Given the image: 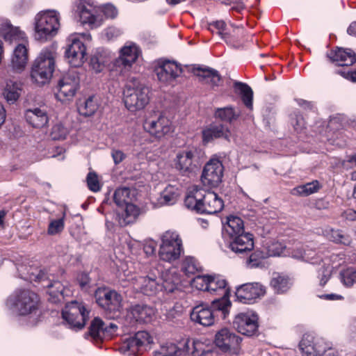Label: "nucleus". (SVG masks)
Instances as JSON below:
<instances>
[{
	"label": "nucleus",
	"mask_w": 356,
	"mask_h": 356,
	"mask_svg": "<svg viewBox=\"0 0 356 356\" xmlns=\"http://www.w3.org/2000/svg\"><path fill=\"white\" fill-rule=\"evenodd\" d=\"M17 269L20 277L24 280L47 282L43 284V286L48 288L49 300L53 302H61L70 291L60 281L55 280L54 275L49 273L47 270H38L36 267L20 264L17 265Z\"/></svg>",
	"instance_id": "nucleus-1"
},
{
	"label": "nucleus",
	"mask_w": 356,
	"mask_h": 356,
	"mask_svg": "<svg viewBox=\"0 0 356 356\" xmlns=\"http://www.w3.org/2000/svg\"><path fill=\"white\" fill-rule=\"evenodd\" d=\"M0 34L3 35L6 40L22 41L14 49L11 63L14 70L22 72L25 68L28 59V43L25 33L17 27H13L9 22L1 20Z\"/></svg>",
	"instance_id": "nucleus-2"
},
{
	"label": "nucleus",
	"mask_w": 356,
	"mask_h": 356,
	"mask_svg": "<svg viewBox=\"0 0 356 356\" xmlns=\"http://www.w3.org/2000/svg\"><path fill=\"white\" fill-rule=\"evenodd\" d=\"M203 156L204 152L200 148L187 147L176 153L174 168L181 175L189 177L200 167Z\"/></svg>",
	"instance_id": "nucleus-3"
},
{
	"label": "nucleus",
	"mask_w": 356,
	"mask_h": 356,
	"mask_svg": "<svg viewBox=\"0 0 356 356\" xmlns=\"http://www.w3.org/2000/svg\"><path fill=\"white\" fill-rule=\"evenodd\" d=\"M56 53L51 49H43L34 61L31 72L32 80L39 86L49 82L55 70Z\"/></svg>",
	"instance_id": "nucleus-4"
},
{
	"label": "nucleus",
	"mask_w": 356,
	"mask_h": 356,
	"mask_svg": "<svg viewBox=\"0 0 356 356\" xmlns=\"http://www.w3.org/2000/svg\"><path fill=\"white\" fill-rule=\"evenodd\" d=\"M60 14L55 10L40 12L35 17V38L46 41L54 37L60 28Z\"/></svg>",
	"instance_id": "nucleus-5"
},
{
	"label": "nucleus",
	"mask_w": 356,
	"mask_h": 356,
	"mask_svg": "<svg viewBox=\"0 0 356 356\" xmlns=\"http://www.w3.org/2000/svg\"><path fill=\"white\" fill-rule=\"evenodd\" d=\"M38 296L30 290H20L10 296L6 302L7 306L17 314L26 316L34 314L38 309Z\"/></svg>",
	"instance_id": "nucleus-6"
},
{
	"label": "nucleus",
	"mask_w": 356,
	"mask_h": 356,
	"mask_svg": "<svg viewBox=\"0 0 356 356\" xmlns=\"http://www.w3.org/2000/svg\"><path fill=\"white\" fill-rule=\"evenodd\" d=\"M124 103L131 112L143 109L149 102V89L145 84L130 83L124 90Z\"/></svg>",
	"instance_id": "nucleus-7"
},
{
	"label": "nucleus",
	"mask_w": 356,
	"mask_h": 356,
	"mask_svg": "<svg viewBox=\"0 0 356 356\" xmlns=\"http://www.w3.org/2000/svg\"><path fill=\"white\" fill-rule=\"evenodd\" d=\"M159 255L161 260L172 262L178 259L183 252L182 240L175 231L168 230L161 236Z\"/></svg>",
	"instance_id": "nucleus-8"
},
{
	"label": "nucleus",
	"mask_w": 356,
	"mask_h": 356,
	"mask_svg": "<svg viewBox=\"0 0 356 356\" xmlns=\"http://www.w3.org/2000/svg\"><path fill=\"white\" fill-rule=\"evenodd\" d=\"M80 78L76 70H70L58 80L55 87V97L61 102L72 100L79 88Z\"/></svg>",
	"instance_id": "nucleus-9"
},
{
	"label": "nucleus",
	"mask_w": 356,
	"mask_h": 356,
	"mask_svg": "<svg viewBox=\"0 0 356 356\" xmlns=\"http://www.w3.org/2000/svg\"><path fill=\"white\" fill-rule=\"evenodd\" d=\"M207 292L221 297L220 299L213 300L212 306L220 311L225 318L231 306V302L227 297L229 293L227 281L220 275H210Z\"/></svg>",
	"instance_id": "nucleus-10"
},
{
	"label": "nucleus",
	"mask_w": 356,
	"mask_h": 356,
	"mask_svg": "<svg viewBox=\"0 0 356 356\" xmlns=\"http://www.w3.org/2000/svg\"><path fill=\"white\" fill-rule=\"evenodd\" d=\"M89 312L82 303L72 301L66 304L62 311V317L65 322L72 329H82L88 318Z\"/></svg>",
	"instance_id": "nucleus-11"
},
{
	"label": "nucleus",
	"mask_w": 356,
	"mask_h": 356,
	"mask_svg": "<svg viewBox=\"0 0 356 356\" xmlns=\"http://www.w3.org/2000/svg\"><path fill=\"white\" fill-rule=\"evenodd\" d=\"M139 53L138 47L134 44L124 46L120 51V56L113 62L111 72L116 76L126 75L137 60Z\"/></svg>",
	"instance_id": "nucleus-12"
},
{
	"label": "nucleus",
	"mask_w": 356,
	"mask_h": 356,
	"mask_svg": "<svg viewBox=\"0 0 356 356\" xmlns=\"http://www.w3.org/2000/svg\"><path fill=\"white\" fill-rule=\"evenodd\" d=\"M242 339L232 330L222 328L215 335L214 342L222 352L229 355H238Z\"/></svg>",
	"instance_id": "nucleus-13"
},
{
	"label": "nucleus",
	"mask_w": 356,
	"mask_h": 356,
	"mask_svg": "<svg viewBox=\"0 0 356 356\" xmlns=\"http://www.w3.org/2000/svg\"><path fill=\"white\" fill-rule=\"evenodd\" d=\"M97 303L109 313H116L122 308V296L108 288H98L95 293Z\"/></svg>",
	"instance_id": "nucleus-14"
},
{
	"label": "nucleus",
	"mask_w": 356,
	"mask_h": 356,
	"mask_svg": "<svg viewBox=\"0 0 356 356\" xmlns=\"http://www.w3.org/2000/svg\"><path fill=\"white\" fill-rule=\"evenodd\" d=\"M224 167L218 159H211L204 165L201 181L205 186L215 188L222 181Z\"/></svg>",
	"instance_id": "nucleus-15"
},
{
	"label": "nucleus",
	"mask_w": 356,
	"mask_h": 356,
	"mask_svg": "<svg viewBox=\"0 0 356 356\" xmlns=\"http://www.w3.org/2000/svg\"><path fill=\"white\" fill-rule=\"evenodd\" d=\"M159 81L163 86H175L177 79L181 74V67L170 60L160 61L155 68Z\"/></svg>",
	"instance_id": "nucleus-16"
},
{
	"label": "nucleus",
	"mask_w": 356,
	"mask_h": 356,
	"mask_svg": "<svg viewBox=\"0 0 356 356\" xmlns=\"http://www.w3.org/2000/svg\"><path fill=\"white\" fill-rule=\"evenodd\" d=\"M266 287L259 282H249L236 287L235 297L238 302L243 304H252L264 296Z\"/></svg>",
	"instance_id": "nucleus-17"
},
{
	"label": "nucleus",
	"mask_w": 356,
	"mask_h": 356,
	"mask_svg": "<svg viewBox=\"0 0 356 356\" xmlns=\"http://www.w3.org/2000/svg\"><path fill=\"white\" fill-rule=\"evenodd\" d=\"M258 316L255 312L248 311L237 314L233 321V325L241 334L252 336L258 331Z\"/></svg>",
	"instance_id": "nucleus-18"
},
{
	"label": "nucleus",
	"mask_w": 356,
	"mask_h": 356,
	"mask_svg": "<svg viewBox=\"0 0 356 356\" xmlns=\"http://www.w3.org/2000/svg\"><path fill=\"white\" fill-rule=\"evenodd\" d=\"M143 126L147 131L158 138H161L173 131L171 121L162 113L147 119Z\"/></svg>",
	"instance_id": "nucleus-19"
},
{
	"label": "nucleus",
	"mask_w": 356,
	"mask_h": 356,
	"mask_svg": "<svg viewBox=\"0 0 356 356\" xmlns=\"http://www.w3.org/2000/svg\"><path fill=\"white\" fill-rule=\"evenodd\" d=\"M68 42L65 51V57L72 67H79L86 59V48L83 42L76 36H72Z\"/></svg>",
	"instance_id": "nucleus-20"
},
{
	"label": "nucleus",
	"mask_w": 356,
	"mask_h": 356,
	"mask_svg": "<svg viewBox=\"0 0 356 356\" xmlns=\"http://www.w3.org/2000/svg\"><path fill=\"white\" fill-rule=\"evenodd\" d=\"M153 342V338L147 331H139L134 337L126 339L120 347V351L123 353H129L135 355L143 350Z\"/></svg>",
	"instance_id": "nucleus-21"
},
{
	"label": "nucleus",
	"mask_w": 356,
	"mask_h": 356,
	"mask_svg": "<svg viewBox=\"0 0 356 356\" xmlns=\"http://www.w3.org/2000/svg\"><path fill=\"white\" fill-rule=\"evenodd\" d=\"M118 325L114 323L106 324L99 317H95L89 327V334L96 341L111 339L116 334Z\"/></svg>",
	"instance_id": "nucleus-22"
},
{
	"label": "nucleus",
	"mask_w": 356,
	"mask_h": 356,
	"mask_svg": "<svg viewBox=\"0 0 356 356\" xmlns=\"http://www.w3.org/2000/svg\"><path fill=\"white\" fill-rule=\"evenodd\" d=\"M154 314L155 310L152 307L137 305L127 311L126 321H129L131 326L136 323H147L152 321Z\"/></svg>",
	"instance_id": "nucleus-23"
},
{
	"label": "nucleus",
	"mask_w": 356,
	"mask_h": 356,
	"mask_svg": "<svg viewBox=\"0 0 356 356\" xmlns=\"http://www.w3.org/2000/svg\"><path fill=\"white\" fill-rule=\"evenodd\" d=\"M325 346V340L310 334L303 335L299 343V348L302 356H319Z\"/></svg>",
	"instance_id": "nucleus-24"
},
{
	"label": "nucleus",
	"mask_w": 356,
	"mask_h": 356,
	"mask_svg": "<svg viewBox=\"0 0 356 356\" xmlns=\"http://www.w3.org/2000/svg\"><path fill=\"white\" fill-rule=\"evenodd\" d=\"M228 248L236 254H243L252 251L254 248L252 234L244 232L229 238Z\"/></svg>",
	"instance_id": "nucleus-25"
},
{
	"label": "nucleus",
	"mask_w": 356,
	"mask_h": 356,
	"mask_svg": "<svg viewBox=\"0 0 356 356\" xmlns=\"http://www.w3.org/2000/svg\"><path fill=\"white\" fill-rule=\"evenodd\" d=\"M202 213L215 214L223 209L224 202L217 193L202 190Z\"/></svg>",
	"instance_id": "nucleus-26"
},
{
	"label": "nucleus",
	"mask_w": 356,
	"mask_h": 356,
	"mask_svg": "<svg viewBox=\"0 0 356 356\" xmlns=\"http://www.w3.org/2000/svg\"><path fill=\"white\" fill-rule=\"evenodd\" d=\"M231 136L232 134L229 128L220 122L211 123L202 131V140L207 143L218 138H222L229 142Z\"/></svg>",
	"instance_id": "nucleus-27"
},
{
	"label": "nucleus",
	"mask_w": 356,
	"mask_h": 356,
	"mask_svg": "<svg viewBox=\"0 0 356 356\" xmlns=\"http://www.w3.org/2000/svg\"><path fill=\"white\" fill-rule=\"evenodd\" d=\"M134 289L147 296H154L161 289L155 278L150 277L138 276L131 279Z\"/></svg>",
	"instance_id": "nucleus-28"
},
{
	"label": "nucleus",
	"mask_w": 356,
	"mask_h": 356,
	"mask_svg": "<svg viewBox=\"0 0 356 356\" xmlns=\"http://www.w3.org/2000/svg\"><path fill=\"white\" fill-rule=\"evenodd\" d=\"M193 74L199 78V81L214 88L219 86L221 76L219 72L211 67L206 66H194L192 69Z\"/></svg>",
	"instance_id": "nucleus-29"
},
{
	"label": "nucleus",
	"mask_w": 356,
	"mask_h": 356,
	"mask_svg": "<svg viewBox=\"0 0 356 356\" xmlns=\"http://www.w3.org/2000/svg\"><path fill=\"white\" fill-rule=\"evenodd\" d=\"M192 321L203 326H210L214 323L215 314L205 305H200L193 307L191 313Z\"/></svg>",
	"instance_id": "nucleus-30"
},
{
	"label": "nucleus",
	"mask_w": 356,
	"mask_h": 356,
	"mask_svg": "<svg viewBox=\"0 0 356 356\" xmlns=\"http://www.w3.org/2000/svg\"><path fill=\"white\" fill-rule=\"evenodd\" d=\"M25 118L34 128L44 127L49 122L47 111L44 106L27 109L25 112Z\"/></svg>",
	"instance_id": "nucleus-31"
},
{
	"label": "nucleus",
	"mask_w": 356,
	"mask_h": 356,
	"mask_svg": "<svg viewBox=\"0 0 356 356\" xmlns=\"http://www.w3.org/2000/svg\"><path fill=\"white\" fill-rule=\"evenodd\" d=\"M140 212L139 207L132 203H129L123 207H118L116 220L120 226H126L134 222L138 217Z\"/></svg>",
	"instance_id": "nucleus-32"
},
{
	"label": "nucleus",
	"mask_w": 356,
	"mask_h": 356,
	"mask_svg": "<svg viewBox=\"0 0 356 356\" xmlns=\"http://www.w3.org/2000/svg\"><path fill=\"white\" fill-rule=\"evenodd\" d=\"M328 57L339 66H350L356 62V54L350 49L338 48L332 51Z\"/></svg>",
	"instance_id": "nucleus-33"
},
{
	"label": "nucleus",
	"mask_w": 356,
	"mask_h": 356,
	"mask_svg": "<svg viewBox=\"0 0 356 356\" xmlns=\"http://www.w3.org/2000/svg\"><path fill=\"white\" fill-rule=\"evenodd\" d=\"M321 234L327 240L337 244L350 245L352 242L351 238L348 235L343 234L342 231L339 229H334L328 226L322 229Z\"/></svg>",
	"instance_id": "nucleus-34"
},
{
	"label": "nucleus",
	"mask_w": 356,
	"mask_h": 356,
	"mask_svg": "<svg viewBox=\"0 0 356 356\" xmlns=\"http://www.w3.org/2000/svg\"><path fill=\"white\" fill-rule=\"evenodd\" d=\"M180 283V275L175 268L168 270L163 275L162 287L168 293L174 292Z\"/></svg>",
	"instance_id": "nucleus-35"
},
{
	"label": "nucleus",
	"mask_w": 356,
	"mask_h": 356,
	"mask_svg": "<svg viewBox=\"0 0 356 356\" xmlns=\"http://www.w3.org/2000/svg\"><path fill=\"white\" fill-rule=\"evenodd\" d=\"M235 92L241 96L244 105L249 109H252L253 104V91L252 88L246 83L240 81L234 83Z\"/></svg>",
	"instance_id": "nucleus-36"
},
{
	"label": "nucleus",
	"mask_w": 356,
	"mask_h": 356,
	"mask_svg": "<svg viewBox=\"0 0 356 356\" xmlns=\"http://www.w3.org/2000/svg\"><path fill=\"white\" fill-rule=\"evenodd\" d=\"M202 189L195 188L187 194L184 200L185 206L197 213H202Z\"/></svg>",
	"instance_id": "nucleus-37"
},
{
	"label": "nucleus",
	"mask_w": 356,
	"mask_h": 356,
	"mask_svg": "<svg viewBox=\"0 0 356 356\" xmlns=\"http://www.w3.org/2000/svg\"><path fill=\"white\" fill-rule=\"evenodd\" d=\"M225 230L229 235V238L244 233L243 221L237 216H230L227 218V225Z\"/></svg>",
	"instance_id": "nucleus-38"
},
{
	"label": "nucleus",
	"mask_w": 356,
	"mask_h": 356,
	"mask_svg": "<svg viewBox=\"0 0 356 356\" xmlns=\"http://www.w3.org/2000/svg\"><path fill=\"white\" fill-rule=\"evenodd\" d=\"M134 198V191L128 187H122L115 190L113 195L114 202L118 207L131 203Z\"/></svg>",
	"instance_id": "nucleus-39"
},
{
	"label": "nucleus",
	"mask_w": 356,
	"mask_h": 356,
	"mask_svg": "<svg viewBox=\"0 0 356 356\" xmlns=\"http://www.w3.org/2000/svg\"><path fill=\"white\" fill-rule=\"evenodd\" d=\"M99 104L95 96H90L83 102L78 104L77 109L80 115L83 116H91L98 109Z\"/></svg>",
	"instance_id": "nucleus-40"
},
{
	"label": "nucleus",
	"mask_w": 356,
	"mask_h": 356,
	"mask_svg": "<svg viewBox=\"0 0 356 356\" xmlns=\"http://www.w3.org/2000/svg\"><path fill=\"white\" fill-rule=\"evenodd\" d=\"M179 195V189L172 185H168L161 193L158 199L161 205L174 204Z\"/></svg>",
	"instance_id": "nucleus-41"
},
{
	"label": "nucleus",
	"mask_w": 356,
	"mask_h": 356,
	"mask_svg": "<svg viewBox=\"0 0 356 356\" xmlns=\"http://www.w3.org/2000/svg\"><path fill=\"white\" fill-rule=\"evenodd\" d=\"M21 87L19 83L13 81L6 82L3 91V95L10 104L15 103L20 96Z\"/></svg>",
	"instance_id": "nucleus-42"
},
{
	"label": "nucleus",
	"mask_w": 356,
	"mask_h": 356,
	"mask_svg": "<svg viewBox=\"0 0 356 356\" xmlns=\"http://www.w3.org/2000/svg\"><path fill=\"white\" fill-rule=\"evenodd\" d=\"M291 282L289 279L278 273L274 274L270 281V286L277 293L287 291L290 288Z\"/></svg>",
	"instance_id": "nucleus-43"
},
{
	"label": "nucleus",
	"mask_w": 356,
	"mask_h": 356,
	"mask_svg": "<svg viewBox=\"0 0 356 356\" xmlns=\"http://www.w3.org/2000/svg\"><path fill=\"white\" fill-rule=\"evenodd\" d=\"M182 350L176 344L166 342L161 345L159 350L154 351L153 356H180Z\"/></svg>",
	"instance_id": "nucleus-44"
},
{
	"label": "nucleus",
	"mask_w": 356,
	"mask_h": 356,
	"mask_svg": "<svg viewBox=\"0 0 356 356\" xmlns=\"http://www.w3.org/2000/svg\"><path fill=\"white\" fill-rule=\"evenodd\" d=\"M320 188L319 182L317 180L298 186L293 189V195L308 196L318 191Z\"/></svg>",
	"instance_id": "nucleus-45"
},
{
	"label": "nucleus",
	"mask_w": 356,
	"mask_h": 356,
	"mask_svg": "<svg viewBox=\"0 0 356 356\" xmlns=\"http://www.w3.org/2000/svg\"><path fill=\"white\" fill-rule=\"evenodd\" d=\"M201 269L197 261L193 257H186L181 262V270L187 276L194 275Z\"/></svg>",
	"instance_id": "nucleus-46"
},
{
	"label": "nucleus",
	"mask_w": 356,
	"mask_h": 356,
	"mask_svg": "<svg viewBox=\"0 0 356 356\" xmlns=\"http://www.w3.org/2000/svg\"><path fill=\"white\" fill-rule=\"evenodd\" d=\"M240 115V113L236 112L232 106L224 108H218L215 111V116L220 118L222 121L228 122L229 123L236 120Z\"/></svg>",
	"instance_id": "nucleus-47"
},
{
	"label": "nucleus",
	"mask_w": 356,
	"mask_h": 356,
	"mask_svg": "<svg viewBox=\"0 0 356 356\" xmlns=\"http://www.w3.org/2000/svg\"><path fill=\"white\" fill-rule=\"evenodd\" d=\"M108 61V59L106 55L97 51L92 56L90 65L96 73H99L104 70Z\"/></svg>",
	"instance_id": "nucleus-48"
},
{
	"label": "nucleus",
	"mask_w": 356,
	"mask_h": 356,
	"mask_svg": "<svg viewBox=\"0 0 356 356\" xmlns=\"http://www.w3.org/2000/svg\"><path fill=\"white\" fill-rule=\"evenodd\" d=\"M79 9L80 20L82 24H88L92 26L96 25V16L92 10L85 5L80 6Z\"/></svg>",
	"instance_id": "nucleus-49"
},
{
	"label": "nucleus",
	"mask_w": 356,
	"mask_h": 356,
	"mask_svg": "<svg viewBox=\"0 0 356 356\" xmlns=\"http://www.w3.org/2000/svg\"><path fill=\"white\" fill-rule=\"evenodd\" d=\"M340 278L342 283L348 286H352L356 284V269L348 268L340 273Z\"/></svg>",
	"instance_id": "nucleus-50"
},
{
	"label": "nucleus",
	"mask_w": 356,
	"mask_h": 356,
	"mask_svg": "<svg viewBox=\"0 0 356 356\" xmlns=\"http://www.w3.org/2000/svg\"><path fill=\"white\" fill-rule=\"evenodd\" d=\"M322 263L318 270V277L320 279V286H323L328 282L331 276L332 268L330 265L326 264L324 261H322Z\"/></svg>",
	"instance_id": "nucleus-51"
},
{
	"label": "nucleus",
	"mask_w": 356,
	"mask_h": 356,
	"mask_svg": "<svg viewBox=\"0 0 356 356\" xmlns=\"http://www.w3.org/2000/svg\"><path fill=\"white\" fill-rule=\"evenodd\" d=\"M265 258V254L260 250L254 251L247 260L249 268H257L261 266L262 260Z\"/></svg>",
	"instance_id": "nucleus-52"
},
{
	"label": "nucleus",
	"mask_w": 356,
	"mask_h": 356,
	"mask_svg": "<svg viewBox=\"0 0 356 356\" xmlns=\"http://www.w3.org/2000/svg\"><path fill=\"white\" fill-rule=\"evenodd\" d=\"M209 276L210 275H197L193 279L191 285L197 290L207 291Z\"/></svg>",
	"instance_id": "nucleus-53"
},
{
	"label": "nucleus",
	"mask_w": 356,
	"mask_h": 356,
	"mask_svg": "<svg viewBox=\"0 0 356 356\" xmlns=\"http://www.w3.org/2000/svg\"><path fill=\"white\" fill-rule=\"evenodd\" d=\"M67 134V129L61 124H56L52 127L51 136L53 140L65 139Z\"/></svg>",
	"instance_id": "nucleus-54"
},
{
	"label": "nucleus",
	"mask_w": 356,
	"mask_h": 356,
	"mask_svg": "<svg viewBox=\"0 0 356 356\" xmlns=\"http://www.w3.org/2000/svg\"><path fill=\"white\" fill-rule=\"evenodd\" d=\"M87 184L88 186V188L93 191V192H97L100 191L101 186L99 184V181L98 179L97 175L94 172H90L88 174L87 178Z\"/></svg>",
	"instance_id": "nucleus-55"
},
{
	"label": "nucleus",
	"mask_w": 356,
	"mask_h": 356,
	"mask_svg": "<svg viewBox=\"0 0 356 356\" xmlns=\"http://www.w3.org/2000/svg\"><path fill=\"white\" fill-rule=\"evenodd\" d=\"M64 228V219L63 218L54 220L50 222L47 232L49 235H55L60 232Z\"/></svg>",
	"instance_id": "nucleus-56"
},
{
	"label": "nucleus",
	"mask_w": 356,
	"mask_h": 356,
	"mask_svg": "<svg viewBox=\"0 0 356 356\" xmlns=\"http://www.w3.org/2000/svg\"><path fill=\"white\" fill-rule=\"evenodd\" d=\"M209 26V30L212 32H213L215 29L217 30V33L221 35L222 38H225L226 35H228L227 33H223L226 26L224 21L220 20L211 22Z\"/></svg>",
	"instance_id": "nucleus-57"
},
{
	"label": "nucleus",
	"mask_w": 356,
	"mask_h": 356,
	"mask_svg": "<svg viewBox=\"0 0 356 356\" xmlns=\"http://www.w3.org/2000/svg\"><path fill=\"white\" fill-rule=\"evenodd\" d=\"M102 12L107 18H115L118 15V10L115 7L111 4H106L102 7Z\"/></svg>",
	"instance_id": "nucleus-58"
},
{
	"label": "nucleus",
	"mask_w": 356,
	"mask_h": 356,
	"mask_svg": "<svg viewBox=\"0 0 356 356\" xmlns=\"http://www.w3.org/2000/svg\"><path fill=\"white\" fill-rule=\"evenodd\" d=\"M121 35V31L115 27L111 26L105 30V36L107 40H113Z\"/></svg>",
	"instance_id": "nucleus-59"
},
{
	"label": "nucleus",
	"mask_w": 356,
	"mask_h": 356,
	"mask_svg": "<svg viewBox=\"0 0 356 356\" xmlns=\"http://www.w3.org/2000/svg\"><path fill=\"white\" fill-rule=\"evenodd\" d=\"M111 156L115 164L116 165L120 163L126 157L125 154L119 149H113L111 152Z\"/></svg>",
	"instance_id": "nucleus-60"
},
{
	"label": "nucleus",
	"mask_w": 356,
	"mask_h": 356,
	"mask_svg": "<svg viewBox=\"0 0 356 356\" xmlns=\"http://www.w3.org/2000/svg\"><path fill=\"white\" fill-rule=\"evenodd\" d=\"M319 356H338V355L337 351L325 341V346H323V351Z\"/></svg>",
	"instance_id": "nucleus-61"
},
{
	"label": "nucleus",
	"mask_w": 356,
	"mask_h": 356,
	"mask_svg": "<svg viewBox=\"0 0 356 356\" xmlns=\"http://www.w3.org/2000/svg\"><path fill=\"white\" fill-rule=\"evenodd\" d=\"M343 165L346 168H352L356 166V154L349 155L343 161Z\"/></svg>",
	"instance_id": "nucleus-62"
},
{
	"label": "nucleus",
	"mask_w": 356,
	"mask_h": 356,
	"mask_svg": "<svg viewBox=\"0 0 356 356\" xmlns=\"http://www.w3.org/2000/svg\"><path fill=\"white\" fill-rule=\"evenodd\" d=\"M318 297L326 300H340L343 299L342 296L334 293L319 294Z\"/></svg>",
	"instance_id": "nucleus-63"
},
{
	"label": "nucleus",
	"mask_w": 356,
	"mask_h": 356,
	"mask_svg": "<svg viewBox=\"0 0 356 356\" xmlns=\"http://www.w3.org/2000/svg\"><path fill=\"white\" fill-rule=\"evenodd\" d=\"M156 245L154 241H149L145 244L144 245V252L147 255H152L156 251Z\"/></svg>",
	"instance_id": "nucleus-64"
}]
</instances>
